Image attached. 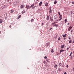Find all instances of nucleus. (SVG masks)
Returning <instances> with one entry per match:
<instances>
[{
    "mask_svg": "<svg viewBox=\"0 0 74 74\" xmlns=\"http://www.w3.org/2000/svg\"><path fill=\"white\" fill-rule=\"evenodd\" d=\"M70 48V47L69 46L68 48Z\"/></svg>",
    "mask_w": 74,
    "mask_h": 74,
    "instance_id": "bf43d9fd",
    "label": "nucleus"
},
{
    "mask_svg": "<svg viewBox=\"0 0 74 74\" xmlns=\"http://www.w3.org/2000/svg\"><path fill=\"white\" fill-rule=\"evenodd\" d=\"M21 15H19L18 16V19H19L21 18Z\"/></svg>",
    "mask_w": 74,
    "mask_h": 74,
    "instance_id": "bb28decb",
    "label": "nucleus"
},
{
    "mask_svg": "<svg viewBox=\"0 0 74 74\" xmlns=\"http://www.w3.org/2000/svg\"><path fill=\"white\" fill-rule=\"evenodd\" d=\"M72 3L73 4H74V2H72Z\"/></svg>",
    "mask_w": 74,
    "mask_h": 74,
    "instance_id": "79ce46f5",
    "label": "nucleus"
},
{
    "mask_svg": "<svg viewBox=\"0 0 74 74\" xmlns=\"http://www.w3.org/2000/svg\"><path fill=\"white\" fill-rule=\"evenodd\" d=\"M42 4V1L40 2L39 3V6H41Z\"/></svg>",
    "mask_w": 74,
    "mask_h": 74,
    "instance_id": "f8f14e48",
    "label": "nucleus"
},
{
    "mask_svg": "<svg viewBox=\"0 0 74 74\" xmlns=\"http://www.w3.org/2000/svg\"><path fill=\"white\" fill-rule=\"evenodd\" d=\"M69 40H70V39H71V38H70V37H69Z\"/></svg>",
    "mask_w": 74,
    "mask_h": 74,
    "instance_id": "13d9d810",
    "label": "nucleus"
},
{
    "mask_svg": "<svg viewBox=\"0 0 74 74\" xmlns=\"http://www.w3.org/2000/svg\"><path fill=\"white\" fill-rule=\"evenodd\" d=\"M66 67L67 68H68V67H69V66H68V65H67Z\"/></svg>",
    "mask_w": 74,
    "mask_h": 74,
    "instance_id": "e433bc0d",
    "label": "nucleus"
},
{
    "mask_svg": "<svg viewBox=\"0 0 74 74\" xmlns=\"http://www.w3.org/2000/svg\"><path fill=\"white\" fill-rule=\"evenodd\" d=\"M59 65H60V66H61L62 64H61V63H59Z\"/></svg>",
    "mask_w": 74,
    "mask_h": 74,
    "instance_id": "7c9ffc66",
    "label": "nucleus"
},
{
    "mask_svg": "<svg viewBox=\"0 0 74 74\" xmlns=\"http://www.w3.org/2000/svg\"><path fill=\"white\" fill-rule=\"evenodd\" d=\"M64 21L65 23H66V22H67V20L66 19H65L64 20Z\"/></svg>",
    "mask_w": 74,
    "mask_h": 74,
    "instance_id": "f3484780",
    "label": "nucleus"
},
{
    "mask_svg": "<svg viewBox=\"0 0 74 74\" xmlns=\"http://www.w3.org/2000/svg\"><path fill=\"white\" fill-rule=\"evenodd\" d=\"M28 22H30V20H28Z\"/></svg>",
    "mask_w": 74,
    "mask_h": 74,
    "instance_id": "ea45409f",
    "label": "nucleus"
},
{
    "mask_svg": "<svg viewBox=\"0 0 74 74\" xmlns=\"http://www.w3.org/2000/svg\"><path fill=\"white\" fill-rule=\"evenodd\" d=\"M72 41V40H70L69 42V44H70V43H71L72 42L71 41Z\"/></svg>",
    "mask_w": 74,
    "mask_h": 74,
    "instance_id": "a211bd4d",
    "label": "nucleus"
},
{
    "mask_svg": "<svg viewBox=\"0 0 74 74\" xmlns=\"http://www.w3.org/2000/svg\"><path fill=\"white\" fill-rule=\"evenodd\" d=\"M44 58H45V59H46L47 58V57L46 56Z\"/></svg>",
    "mask_w": 74,
    "mask_h": 74,
    "instance_id": "72a5a7b5",
    "label": "nucleus"
},
{
    "mask_svg": "<svg viewBox=\"0 0 74 74\" xmlns=\"http://www.w3.org/2000/svg\"><path fill=\"white\" fill-rule=\"evenodd\" d=\"M49 16H47V20H49Z\"/></svg>",
    "mask_w": 74,
    "mask_h": 74,
    "instance_id": "4468645a",
    "label": "nucleus"
},
{
    "mask_svg": "<svg viewBox=\"0 0 74 74\" xmlns=\"http://www.w3.org/2000/svg\"><path fill=\"white\" fill-rule=\"evenodd\" d=\"M50 20L51 22H53V19L52 18V17L51 16H50Z\"/></svg>",
    "mask_w": 74,
    "mask_h": 74,
    "instance_id": "7ed1b4c3",
    "label": "nucleus"
},
{
    "mask_svg": "<svg viewBox=\"0 0 74 74\" xmlns=\"http://www.w3.org/2000/svg\"><path fill=\"white\" fill-rule=\"evenodd\" d=\"M44 24V23H42V26H43Z\"/></svg>",
    "mask_w": 74,
    "mask_h": 74,
    "instance_id": "c85d7f7f",
    "label": "nucleus"
},
{
    "mask_svg": "<svg viewBox=\"0 0 74 74\" xmlns=\"http://www.w3.org/2000/svg\"><path fill=\"white\" fill-rule=\"evenodd\" d=\"M69 25H70V24H69V23H68L67 25H68V26H69Z\"/></svg>",
    "mask_w": 74,
    "mask_h": 74,
    "instance_id": "a19ab883",
    "label": "nucleus"
},
{
    "mask_svg": "<svg viewBox=\"0 0 74 74\" xmlns=\"http://www.w3.org/2000/svg\"><path fill=\"white\" fill-rule=\"evenodd\" d=\"M58 18V16L56 15H55L54 17V19L55 20V21H56Z\"/></svg>",
    "mask_w": 74,
    "mask_h": 74,
    "instance_id": "f257e3e1",
    "label": "nucleus"
},
{
    "mask_svg": "<svg viewBox=\"0 0 74 74\" xmlns=\"http://www.w3.org/2000/svg\"><path fill=\"white\" fill-rule=\"evenodd\" d=\"M51 29H52V28H50V30H51Z\"/></svg>",
    "mask_w": 74,
    "mask_h": 74,
    "instance_id": "37998d69",
    "label": "nucleus"
},
{
    "mask_svg": "<svg viewBox=\"0 0 74 74\" xmlns=\"http://www.w3.org/2000/svg\"><path fill=\"white\" fill-rule=\"evenodd\" d=\"M56 21H59V20H56Z\"/></svg>",
    "mask_w": 74,
    "mask_h": 74,
    "instance_id": "5fc2aeb1",
    "label": "nucleus"
},
{
    "mask_svg": "<svg viewBox=\"0 0 74 74\" xmlns=\"http://www.w3.org/2000/svg\"><path fill=\"white\" fill-rule=\"evenodd\" d=\"M35 8V7H32V9H33V8Z\"/></svg>",
    "mask_w": 74,
    "mask_h": 74,
    "instance_id": "4c0bfd02",
    "label": "nucleus"
},
{
    "mask_svg": "<svg viewBox=\"0 0 74 74\" xmlns=\"http://www.w3.org/2000/svg\"><path fill=\"white\" fill-rule=\"evenodd\" d=\"M9 27H10V28H11V25H10V26H9Z\"/></svg>",
    "mask_w": 74,
    "mask_h": 74,
    "instance_id": "09e8293b",
    "label": "nucleus"
},
{
    "mask_svg": "<svg viewBox=\"0 0 74 74\" xmlns=\"http://www.w3.org/2000/svg\"><path fill=\"white\" fill-rule=\"evenodd\" d=\"M46 61H47V62H49V61H48V60H47Z\"/></svg>",
    "mask_w": 74,
    "mask_h": 74,
    "instance_id": "864d4df0",
    "label": "nucleus"
},
{
    "mask_svg": "<svg viewBox=\"0 0 74 74\" xmlns=\"http://www.w3.org/2000/svg\"><path fill=\"white\" fill-rule=\"evenodd\" d=\"M38 0H37V1H38Z\"/></svg>",
    "mask_w": 74,
    "mask_h": 74,
    "instance_id": "e2e57ef3",
    "label": "nucleus"
},
{
    "mask_svg": "<svg viewBox=\"0 0 74 74\" xmlns=\"http://www.w3.org/2000/svg\"><path fill=\"white\" fill-rule=\"evenodd\" d=\"M49 13H51L52 12V10L51 9H50L49 10Z\"/></svg>",
    "mask_w": 74,
    "mask_h": 74,
    "instance_id": "aec40b11",
    "label": "nucleus"
},
{
    "mask_svg": "<svg viewBox=\"0 0 74 74\" xmlns=\"http://www.w3.org/2000/svg\"><path fill=\"white\" fill-rule=\"evenodd\" d=\"M26 7L27 9H29L30 8V7H29V5H26Z\"/></svg>",
    "mask_w": 74,
    "mask_h": 74,
    "instance_id": "0eeeda50",
    "label": "nucleus"
},
{
    "mask_svg": "<svg viewBox=\"0 0 74 74\" xmlns=\"http://www.w3.org/2000/svg\"><path fill=\"white\" fill-rule=\"evenodd\" d=\"M73 53H74V51H73Z\"/></svg>",
    "mask_w": 74,
    "mask_h": 74,
    "instance_id": "0e129e2a",
    "label": "nucleus"
},
{
    "mask_svg": "<svg viewBox=\"0 0 74 74\" xmlns=\"http://www.w3.org/2000/svg\"><path fill=\"white\" fill-rule=\"evenodd\" d=\"M11 0H8V1H11Z\"/></svg>",
    "mask_w": 74,
    "mask_h": 74,
    "instance_id": "4d7b16f0",
    "label": "nucleus"
},
{
    "mask_svg": "<svg viewBox=\"0 0 74 74\" xmlns=\"http://www.w3.org/2000/svg\"><path fill=\"white\" fill-rule=\"evenodd\" d=\"M71 59H72V58H73V56H71Z\"/></svg>",
    "mask_w": 74,
    "mask_h": 74,
    "instance_id": "3c124183",
    "label": "nucleus"
},
{
    "mask_svg": "<svg viewBox=\"0 0 74 74\" xmlns=\"http://www.w3.org/2000/svg\"><path fill=\"white\" fill-rule=\"evenodd\" d=\"M51 52L52 53L54 52V51H53V49H51Z\"/></svg>",
    "mask_w": 74,
    "mask_h": 74,
    "instance_id": "b1692460",
    "label": "nucleus"
},
{
    "mask_svg": "<svg viewBox=\"0 0 74 74\" xmlns=\"http://www.w3.org/2000/svg\"><path fill=\"white\" fill-rule=\"evenodd\" d=\"M54 67L55 68H56V67H57V65L56 64H55L54 66Z\"/></svg>",
    "mask_w": 74,
    "mask_h": 74,
    "instance_id": "5701e85b",
    "label": "nucleus"
},
{
    "mask_svg": "<svg viewBox=\"0 0 74 74\" xmlns=\"http://www.w3.org/2000/svg\"><path fill=\"white\" fill-rule=\"evenodd\" d=\"M45 63H46V61H44L43 62V63L44 64H45Z\"/></svg>",
    "mask_w": 74,
    "mask_h": 74,
    "instance_id": "c756f323",
    "label": "nucleus"
},
{
    "mask_svg": "<svg viewBox=\"0 0 74 74\" xmlns=\"http://www.w3.org/2000/svg\"><path fill=\"white\" fill-rule=\"evenodd\" d=\"M71 33H72V32H73V30L71 29Z\"/></svg>",
    "mask_w": 74,
    "mask_h": 74,
    "instance_id": "58836bf2",
    "label": "nucleus"
},
{
    "mask_svg": "<svg viewBox=\"0 0 74 74\" xmlns=\"http://www.w3.org/2000/svg\"><path fill=\"white\" fill-rule=\"evenodd\" d=\"M34 4H32V5H31V6L33 7V6H34Z\"/></svg>",
    "mask_w": 74,
    "mask_h": 74,
    "instance_id": "473e14b6",
    "label": "nucleus"
},
{
    "mask_svg": "<svg viewBox=\"0 0 74 74\" xmlns=\"http://www.w3.org/2000/svg\"><path fill=\"white\" fill-rule=\"evenodd\" d=\"M64 74H67L66 72H64Z\"/></svg>",
    "mask_w": 74,
    "mask_h": 74,
    "instance_id": "de8ad7c7",
    "label": "nucleus"
},
{
    "mask_svg": "<svg viewBox=\"0 0 74 74\" xmlns=\"http://www.w3.org/2000/svg\"><path fill=\"white\" fill-rule=\"evenodd\" d=\"M57 3V1H56L54 2V4H56Z\"/></svg>",
    "mask_w": 74,
    "mask_h": 74,
    "instance_id": "cd10ccee",
    "label": "nucleus"
},
{
    "mask_svg": "<svg viewBox=\"0 0 74 74\" xmlns=\"http://www.w3.org/2000/svg\"><path fill=\"white\" fill-rule=\"evenodd\" d=\"M61 69L60 68H59L58 70V71H61Z\"/></svg>",
    "mask_w": 74,
    "mask_h": 74,
    "instance_id": "412c9836",
    "label": "nucleus"
},
{
    "mask_svg": "<svg viewBox=\"0 0 74 74\" xmlns=\"http://www.w3.org/2000/svg\"><path fill=\"white\" fill-rule=\"evenodd\" d=\"M63 51H64V50L61 49L60 51V53H62V52H63Z\"/></svg>",
    "mask_w": 74,
    "mask_h": 74,
    "instance_id": "ddd939ff",
    "label": "nucleus"
},
{
    "mask_svg": "<svg viewBox=\"0 0 74 74\" xmlns=\"http://www.w3.org/2000/svg\"><path fill=\"white\" fill-rule=\"evenodd\" d=\"M49 45H49V43L48 42L46 43V47H48V46H49Z\"/></svg>",
    "mask_w": 74,
    "mask_h": 74,
    "instance_id": "423d86ee",
    "label": "nucleus"
},
{
    "mask_svg": "<svg viewBox=\"0 0 74 74\" xmlns=\"http://www.w3.org/2000/svg\"><path fill=\"white\" fill-rule=\"evenodd\" d=\"M65 35H66V36H67V34H66Z\"/></svg>",
    "mask_w": 74,
    "mask_h": 74,
    "instance_id": "680f3d73",
    "label": "nucleus"
},
{
    "mask_svg": "<svg viewBox=\"0 0 74 74\" xmlns=\"http://www.w3.org/2000/svg\"><path fill=\"white\" fill-rule=\"evenodd\" d=\"M72 53H73V52H71V53H70V54H71V55Z\"/></svg>",
    "mask_w": 74,
    "mask_h": 74,
    "instance_id": "c03bdc74",
    "label": "nucleus"
},
{
    "mask_svg": "<svg viewBox=\"0 0 74 74\" xmlns=\"http://www.w3.org/2000/svg\"><path fill=\"white\" fill-rule=\"evenodd\" d=\"M71 56V54H70L69 56Z\"/></svg>",
    "mask_w": 74,
    "mask_h": 74,
    "instance_id": "6e6d98bb",
    "label": "nucleus"
},
{
    "mask_svg": "<svg viewBox=\"0 0 74 74\" xmlns=\"http://www.w3.org/2000/svg\"><path fill=\"white\" fill-rule=\"evenodd\" d=\"M13 12H14V10H11V12L12 13H13Z\"/></svg>",
    "mask_w": 74,
    "mask_h": 74,
    "instance_id": "a878e982",
    "label": "nucleus"
},
{
    "mask_svg": "<svg viewBox=\"0 0 74 74\" xmlns=\"http://www.w3.org/2000/svg\"><path fill=\"white\" fill-rule=\"evenodd\" d=\"M3 23V20L0 19V23Z\"/></svg>",
    "mask_w": 74,
    "mask_h": 74,
    "instance_id": "9d476101",
    "label": "nucleus"
},
{
    "mask_svg": "<svg viewBox=\"0 0 74 74\" xmlns=\"http://www.w3.org/2000/svg\"><path fill=\"white\" fill-rule=\"evenodd\" d=\"M66 38H64V40H66Z\"/></svg>",
    "mask_w": 74,
    "mask_h": 74,
    "instance_id": "a18cd8bd",
    "label": "nucleus"
},
{
    "mask_svg": "<svg viewBox=\"0 0 74 74\" xmlns=\"http://www.w3.org/2000/svg\"><path fill=\"white\" fill-rule=\"evenodd\" d=\"M64 47V45H62L61 46V48H63Z\"/></svg>",
    "mask_w": 74,
    "mask_h": 74,
    "instance_id": "6e6552de",
    "label": "nucleus"
},
{
    "mask_svg": "<svg viewBox=\"0 0 74 74\" xmlns=\"http://www.w3.org/2000/svg\"><path fill=\"white\" fill-rule=\"evenodd\" d=\"M72 28H73V27H71V26H70L69 29H68V31H70V29Z\"/></svg>",
    "mask_w": 74,
    "mask_h": 74,
    "instance_id": "20e7f679",
    "label": "nucleus"
},
{
    "mask_svg": "<svg viewBox=\"0 0 74 74\" xmlns=\"http://www.w3.org/2000/svg\"><path fill=\"white\" fill-rule=\"evenodd\" d=\"M33 21H34V19H33V18H32L31 19V22H33Z\"/></svg>",
    "mask_w": 74,
    "mask_h": 74,
    "instance_id": "393cba45",
    "label": "nucleus"
},
{
    "mask_svg": "<svg viewBox=\"0 0 74 74\" xmlns=\"http://www.w3.org/2000/svg\"><path fill=\"white\" fill-rule=\"evenodd\" d=\"M4 8H7V5H4Z\"/></svg>",
    "mask_w": 74,
    "mask_h": 74,
    "instance_id": "2eb2a0df",
    "label": "nucleus"
},
{
    "mask_svg": "<svg viewBox=\"0 0 74 74\" xmlns=\"http://www.w3.org/2000/svg\"><path fill=\"white\" fill-rule=\"evenodd\" d=\"M56 23H57V22H54L53 23L51 24V25H55V24Z\"/></svg>",
    "mask_w": 74,
    "mask_h": 74,
    "instance_id": "9b49d317",
    "label": "nucleus"
},
{
    "mask_svg": "<svg viewBox=\"0 0 74 74\" xmlns=\"http://www.w3.org/2000/svg\"><path fill=\"white\" fill-rule=\"evenodd\" d=\"M62 66L63 67H64V64H62Z\"/></svg>",
    "mask_w": 74,
    "mask_h": 74,
    "instance_id": "2f4dec72",
    "label": "nucleus"
},
{
    "mask_svg": "<svg viewBox=\"0 0 74 74\" xmlns=\"http://www.w3.org/2000/svg\"><path fill=\"white\" fill-rule=\"evenodd\" d=\"M73 45H74V44Z\"/></svg>",
    "mask_w": 74,
    "mask_h": 74,
    "instance_id": "69168bd1",
    "label": "nucleus"
},
{
    "mask_svg": "<svg viewBox=\"0 0 74 74\" xmlns=\"http://www.w3.org/2000/svg\"><path fill=\"white\" fill-rule=\"evenodd\" d=\"M72 43H74V40H73V41L72 42Z\"/></svg>",
    "mask_w": 74,
    "mask_h": 74,
    "instance_id": "603ef678",
    "label": "nucleus"
},
{
    "mask_svg": "<svg viewBox=\"0 0 74 74\" xmlns=\"http://www.w3.org/2000/svg\"><path fill=\"white\" fill-rule=\"evenodd\" d=\"M58 14L59 15H60V13L58 12Z\"/></svg>",
    "mask_w": 74,
    "mask_h": 74,
    "instance_id": "c9c22d12",
    "label": "nucleus"
},
{
    "mask_svg": "<svg viewBox=\"0 0 74 74\" xmlns=\"http://www.w3.org/2000/svg\"><path fill=\"white\" fill-rule=\"evenodd\" d=\"M30 8H32V6L31 5V6H30Z\"/></svg>",
    "mask_w": 74,
    "mask_h": 74,
    "instance_id": "8fccbe9b",
    "label": "nucleus"
},
{
    "mask_svg": "<svg viewBox=\"0 0 74 74\" xmlns=\"http://www.w3.org/2000/svg\"><path fill=\"white\" fill-rule=\"evenodd\" d=\"M0 34H1V31H0Z\"/></svg>",
    "mask_w": 74,
    "mask_h": 74,
    "instance_id": "052dcab7",
    "label": "nucleus"
},
{
    "mask_svg": "<svg viewBox=\"0 0 74 74\" xmlns=\"http://www.w3.org/2000/svg\"><path fill=\"white\" fill-rule=\"evenodd\" d=\"M58 26V25L54 24L53 25V26Z\"/></svg>",
    "mask_w": 74,
    "mask_h": 74,
    "instance_id": "6ab92c4d",
    "label": "nucleus"
},
{
    "mask_svg": "<svg viewBox=\"0 0 74 74\" xmlns=\"http://www.w3.org/2000/svg\"><path fill=\"white\" fill-rule=\"evenodd\" d=\"M62 37H66V35H62Z\"/></svg>",
    "mask_w": 74,
    "mask_h": 74,
    "instance_id": "4be33fe9",
    "label": "nucleus"
},
{
    "mask_svg": "<svg viewBox=\"0 0 74 74\" xmlns=\"http://www.w3.org/2000/svg\"><path fill=\"white\" fill-rule=\"evenodd\" d=\"M45 6H46V7H48V3L47 2L46 3H45Z\"/></svg>",
    "mask_w": 74,
    "mask_h": 74,
    "instance_id": "39448f33",
    "label": "nucleus"
},
{
    "mask_svg": "<svg viewBox=\"0 0 74 74\" xmlns=\"http://www.w3.org/2000/svg\"><path fill=\"white\" fill-rule=\"evenodd\" d=\"M59 18L60 19H59V21H61V19H62V15H60V16L59 17Z\"/></svg>",
    "mask_w": 74,
    "mask_h": 74,
    "instance_id": "f03ea898",
    "label": "nucleus"
},
{
    "mask_svg": "<svg viewBox=\"0 0 74 74\" xmlns=\"http://www.w3.org/2000/svg\"><path fill=\"white\" fill-rule=\"evenodd\" d=\"M23 7H24V6H23V5H21V8H23Z\"/></svg>",
    "mask_w": 74,
    "mask_h": 74,
    "instance_id": "1a4fd4ad",
    "label": "nucleus"
},
{
    "mask_svg": "<svg viewBox=\"0 0 74 74\" xmlns=\"http://www.w3.org/2000/svg\"><path fill=\"white\" fill-rule=\"evenodd\" d=\"M25 10H23L22 12V14H24V13H25Z\"/></svg>",
    "mask_w": 74,
    "mask_h": 74,
    "instance_id": "dca6fc26",
    "label": "nucleus"
},
{
    "mask_svg": "<svg viewBox=\"0 0 74 74\" xmlns=\"http://www.w3.org/2000/svg\"><path fill=\"white\" fill-rule=\"evenodd\" d=\"M69 49V48H67V49H66V50H68V49Z\"/></svg>",
    "mask_w": 74,
    "mask_h": 74,
    "instance_id": "49530a36",
    "label": "nucleus"
},
{
    "mask_svg": "<svg viewBox=\"0 0 74 74\" xmlns=\"http://www.w3.org/2000/svg\"><path fill=\"white\" fill-rule=\"evenodd\" d=\"M60 40V37L59 38H58V40Z\"/></svg>",
    "mask_w": 74,
    "mask_h": 74,
    "instance_id": "f704fd0d",
    "label": "nucleus"
}]
</instances>
